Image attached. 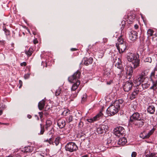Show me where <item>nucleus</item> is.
I'll list each match as a JSON object with an SVG mask.
<instances>
[{
  "instance_id": "1",
  "label": "nucleus",
  "mask_w": 157,
  "mask_h": 157,
  "mask_svg": "<svg viewBox=\"0 0 157 157\" xmlns=\"http://www.w3.org/2000/svg\"><path fill=\"white\" fill-rule=\"evenodd\" d=\"M123 100L119 99L115 101L106 110L107 113L109 116H113L117 113L120 109L121 107L123 105Z\"/></svg>"
},
{
  "instance_id": "2",
  "label": "nucleus",
  "mask_w": 157,
  "mask_h": 157,
  "mask_svg": "<svg viewBox=\"0 0 157 157\" xmlns=\"http://www.w3.org/2000/svg\"><path fill=\"white\" fill-rule=\"evenodd\" d=\"M80 73L78 71L68 78V81L74 83L71 88V92L75 91L80 84V81L78 80L80 77Z\"/></svg>"
},
{
  "instance_id": "3",
  "label": "nucleus",
  "mask_w": 157,
  "mask_h": 157,
  "mask_svg": "<svg viewBox=\"0 0 157 157\" xmlns=\"http://www.w3.org/2000/svg\"><path fill=\"white\" fill-rule=\"evenodd\" d=\"M127 59L129 62H131L134 69L140 65L139 55L137 53L129 52L127 54Z\"/></svg>"
},
{
  "instance_id": "4",
  "label": "nucleus",
  "mask_w": 157,
  "mask_h": 157,
  "mask_svg": "<svg viewBox=\"0 0 157 157\" xmlns=\"http://www.w3.org/2000/svg\"><path fill=\"white\" fill-rule=\"evenodd\" d=\"M147 75V73L146 71H144L140 73L136 78L134 80V83L137 85L140 84L143 82Z\"/></svg>"
},
{
  "instance_id": "5",
  "label": "nucleus",
  "mask_w": 157,
  "mask_h": 157,
  "mask_svg": "<svg viewBox=\"0 0 157 157\" xmlns=\"http://www.w3.org/2000/svg\"><path fill=\"white\" fill-rule=\"evenodd\" d=\"M118 44H116V46L120 53H123L126 48V43L124 42L122 39L118 40Z\"/></svg>"
},
{
  "instance_id": "6",
  "label": "nucleus",
  "mask_w": 157,
  "mask_h": 157,
  "mask_svg": "<svg viewBox=\"0 0 157 157\" xmlns=\"http://www.w3.org/2000/svg\"><path fill=\"white\" fill-rule=\"evenodd\" d=\"M78 147L75 143L73 142H69L66 145L65 148L67 151L70 152H73L78 149Z\"/></svg>"
},
{
  "instance_id": "7",
  "label": "nucleus",
  "mask_w": 157,
  "mask_h": 157,
  "mask_svg": "<svg viewBox=\"0 0 157 157\" xmlns=\"http://www.w3.org/2000/svg\"><path fill=\"white\" fill-rule=\"evenodd\" d=\"M113 132L114 134L115 135L120 137L121 136H123L124 134V130L123 127L119 126L115 128Z\"/></svg>"
},
{
  "instance_id": "8",
  "label": "nucleus",
  "mask_w": 157,
  "mask_h": 157,
  "mask_svg": "<svg viewBox=\"0 0 157 157\" xmlns=\"http://www.w3.org/2000/svg\"><path fill=\"white\" fill-rule=\"evenodd\" d=\"M142 117V114H140L138 112H136L133 113L130 117L129 121L133 123L134 122L138 120Z\"/></svg>"
},
{
  "instance_id": "9",
  "label": "nucleus",
  "mask_w": 157,
  "mask_h": 157,
  "mask_svg": "<svg viewBox=\"0 0 157 157\" xmlns=\"http://www.w3.org/2000/svg\"><path fill=\"white\" fill-rule=\"evenodd\" d=\"M145 121V119L142 117L141 118H140L138 120L134 122L133 124L137 126L138 127L140 128L142 127L144 125Z\"/></svg>"
},
{
  "instance_id": "10",
  "label": "nucleus",
  "mask_w": 157,
  "mask_h": 157,
  "mask_svg": "<svg viewBox=\"0 0 157 157\" xmlns=\"http://www.w3.org/2000/svg\"><path fill=\"white\" fill-rule=\"evenodd\" d=\"M133 85V83L132 82H126L123 86V89L124 91L126 92H128L130 91L132 89Z\"/></svg>"
},
{
  "instance_id": "11",
  "label": "nucleus",
  "mask_w": 157,
  "mask_h": 157,
  "mask_svg": "<svg viewBox=\"0 0 157 157\" xmlns=\"http://www.w3.org/2000/svg\"><path fill=\"white\" fill-rule=\"evenodd\" d=\"M107 127V126L105 125H101L97 128V132L99 134H103L106 132Z\"/></svg>"
},
{
  "instance_id": "12",
  "label": "nucleus",
  "mask_w": 157,
  "mask_h": 157,
  "mask_svg": "<svg viewBox=\"0 0 157 157\" xmlns=\"http://www.w3.org/2000/svg\"><path fill=\"white\" fill-rule=\"evenodd\" d=\"M137 37V33L136 32L134 31H132L129 34V38L132 41H135Z\"/></svg>"
},
{
  "instance_id": "13",
  "label": "nucleus",
  "mask_w": 157,
  "mask_h": 157,
  "mask_svg": "<svg viewBox=\"0 0 157 157\" xmlns=\"http://www.w3.org/2000/svg\"><path fill=\"white\" fill-rule=\"evenodd\" d=\"M103 114L101 111H100L98 114L94 117L87 120V121L89 122H92L94 121L98 120L100 118L102 117Z\"/></svg>"
},
{
  "instance_id": "14",
  "label": "nucleus",
  "mask_w": 157,
  "mask_h": 157,
  "mask_svg": "<svg viewBox=\"0 0 157 157\" xmlns=\"http://www.w3.org/2000/svg\"><path fill=\"white\" fill-rule=\"evenodd\" d=\"M154 132V130L153 129L151 130L147 134L145 133V132H144L140 134V137L143 139L148 138Z\"/></svg>"
},
{
  "instance_id": "15",
  "label": "nucleus",
  "mask_w": 157,
  "mask_h": 157,
  "mask_svg": "<svg viewBox=\"0 0 157 157\" xmlns=\"http://www.w3.org/2000/svg\"><path fill=\"white\" fill-rule=\"evenodd\" d=\"M92 62L93 59L91 57L89 59H87L86 58H84L82 61V63L86 66H88L89 64L92 63Z\"/></svg>"
},
{
  "instance_id": "16",
  "label": "nucleus",
  "mask_w": 157,
  "mask_h": 157,
  "mask_svg": "<svg viewBox=\"0 0 157 157\" xmlns=\"http://www.w3.org/2000/svg\"><path fill=\"white\" fill-rule=\"evenodd\" d=\"M136 88H135L139 92L142 91L143 90L147 88L148 87L147 85L146 86H144L145 84H141L137 85L136 84Z\"/></svg>"
},
{
  "instance_id": "17",
  "label": "nucleus",
  "mask_w": 157,
  "mask_h": 157,
  "mask_svg": "<svg viewBox=\"0 0 157 157\" xmlns=\"http://www.w3.org/2000/svg\"><path fill=\"white\" fill-rule=\"evenodd\" d=\"M150 78L152 81H157V70H155L151 73Z\"/></svg>"
},
{
  "instance_id": "18",
  "label": "nucleus",
  "mask_w": 157,
  "mask_h": 157,
  "mask_svg": "<svg viewBox=\"0 0 157 157\" xmlns=\"http://www.w3.org/2000/svg\"><path fill=\"white\" fill-rule=\"evenodd\" d=\"M66 124V122L65 120L62 119H60L58 120L57 122V125L60 128H63Z\"/></svg>"
},
{
  "instance_id": "19",
  "label": "nucleus",
  "mask_w": 157,
  "mask_h": 157,
  "mask_svg": "<svg viewBox=\"0 0 157 157\" xmlns=\"http://www.w3.org/2000/svg\"><path fill=\"white\" fill-rule=\"evenodd\" d=\"M127 142V140L126 138L125 137H123L119 139L117 144L119 145H123L125 144Z\"/></svg>"
},
{
  "instance_id": "20",
  "label": "nucleus",
  "mask_w": 157,
  "mask_h": 157,
  "mask_svg": "<svg viewBox=\"0 0 157 157\" xmlns=\"http://www.w3.org/2000/svg\"><path fill=\"white\" fill-rule=\"evenodd\" d=\"M115 66L118 69H122V66L121 64V60L118 58V59L116 60L115 61Z\"/></svg>"
},
{
  "instance_id": "21",
  "label": "nucleus",
  "mask_w": 157,
  "mask_h": 157,
  "mask_svg": "<svg viewBox=\"0 0 157 157\" xmlns=\"http://www.w3.org/2000/svg\"><path fill=\"white\" fill-rule=\"evenodd\" d=\"M133 69H134L132 65L131 66L128 68L126 73L127 75H129L130 76H131L133 72Z\"/></svg>"
},
{
  "instance_id": "22",
  "label": "nucleus",
  "mask_w": 157,
  "mask_h": 157,
  "mask_svg": "<svg viewBox=\"0 0 157 157\" xmlns=\"http://www.w3.org/2000/svg\"><path fill=\"white\" fill-rule=\"evenodd\" d=\"M139 93V92L136 89H134L132 93L130 96V99L132 100L135 98Z\"/></svg>"
},
{
  "instance_id": "23",
  "label": "nucleus",
  "mask_w": 157,
  "mask_h": 157,
  "mask_svg": "<svg viewBox=\"0 0 157 157\" xmlns=\"http://www.w3.org/2000/svg\"><path fill=\"white\" fill-rule=\"evenodd\" d=\"M45 154L41 151H36L34 155V157H44Z\"/></svg>"
},
{
  "instance_id": "24",
  "label": "nucleus",
  "mask_w": 157,
  "mask_h": 157,
  "mask_svg": "<svg viewBox=\"0 0 157 157\" xmlns=\"http://www.w3.org/2000/svg\"><path fill=\"white\" fill-rule=\"evenodd\" d=\"M32 147L30 146L25 147L21 150L22 151L24 152H31L32 150Z\"/></svg>"
},
{
  "instance_id": "25",
  "label": "nucleus",
  "mask_w": 157,
  "mask_h": 157,
  "mask_svg": "<svg viewBox=\"0 0 157 157\" xmlns=\"http://www.w3.org/2000/svg\"><path fill=\"white\" fill-rule=\"evenodd\" d=\"M155 110V107L153 105L149 106L147 108V111L151 114H153Z\"/></svg>"
},
{
  "instance_id": "26",
  "label": "nucleus",
  "mask_w": 157,
  "mask_h": 157,
  "mask_svg": "<svg viewBox=\"0 0 157 157\" xmlns=\"http://www.w3.org/2000/svg\"><path fill=\"white\" fill-rule=\"evenodd\" d=\"M45 105V101L44 100H42L38 103V107L40 110H42L44 108Z\"/></svg>"
},
{
  "instance_id": "27",
  "label": "nucleus",
  "mask_w": 157,
  "mask_h": 157,
  "mask_svg": "<svg viewBox=\"0 0 157 157\" xmlns=\"http://www.w3.org/2000/svg\"><path fill=\"white\" fill-rule=\"evenodd\" d=\"M153 85L150 88L151 89H153L154 90L157 88V81L155 80L154 81H152Z\"/></svg>"
},
{
  "instance_id": "28",
  "label": "nucleus",
  "mask_w": 157,
  "mask_h": 157,
  "mask_svg": "<svg viewBox=\"0 0 157 157\" xmlns=\"http://www.w3.org/2000/svg\"><path fill=\"white\" fill-rule=\"evenodd\" d=\"M61 140V138L59 137H57L55 138V140L54 142V144L56 146H57L59 143L60 141Z\"/></svg>"
},
{
  "instance_id": "29",
  "label": "nucleus",
  "mask_w": 157,
  "mask_h": 157,
  "mask_svg": "<svg viewBox=\"0 0 157 157\" xmlns=\"http://www.w3.org/2000/svg\"><path fill=\"white\" fill-rule=\"evenodd\" d=\"M79 90H78L77 92L74 91L72 92H71V97L72 98H75L77 96Z\"/></svg>"
},
{
  "instance_id": "30",
  "label": "nucleus",
  "mask_w": 157,
  "mask_h": 157,
  "mask_svg": "<svg viewBox=\"0 0 157 157\" xmlns=\"http://www.w3.org/2000/svg\"><path fill=\"white\" fill-rule=\"evenodd\" d=\"M73 120V116L71 115H70L69 116L67 117L66 120L67 122L69 123L72 121Z\"/></svg>"
},
{
  "instance_id": "31",
  "label": "nucleus",
  "mask_w": 157,
  "mask_h": 157,
  "mask_svg": "<svg viewBox=\"0 0 157 157\" xmlns=\"http://www.w3.org/2000/svg\"><path fill=\"white\" fill-rule=\"evenodd\" d=\"M46 127L45 128L46 129H48V127H50L52 124V121L49 120H47L46 121Z\"/></svg>"
},
{
  "instance_id": "32",
  "label": "nucleus",
  "mask_w": 157,
  "mask_h": 157,
  "mask_svg": "<svg viewBox=\"0 0 157 157\" xmlns=\"http://www.w3.org/2000/svg\"><path fill=\"white\" fill-rule=\"evenodd\" d=\"M154 33V31L151 29H149L147 32L148 36H151L153 35Z\"/></svg>"
},
{
  "instance_id": "33",
  "label": "nucleus",
  "mask_w": 157,
  "mask_h": 157,
  "mask_svg": "<svg viewBox=\"0 0 157 157\" xmlns=\"http://www.w3.org/2000/svg\"><path fill=\"white\" fill-rule=\"evenodd\" d=\"M135 16L134 15H128L127 17V18L128 20H129L130 21H132V20L135 18Z\"/></svg>"
},
{
  "instance_id": "34",
  "label": "nucleus",
  "mask_w": 157,
  "mask_h": 157,
  "mask_svg": "<svg viewBox=\"0 0 157 157\" xmlns=\"http://www.w3.org/2000/svg\"><path fill=\"white\" fill-rule=\"evenodd\" d=\"M122 71V69L117 68L116 70V73L118 75H120Z\"/></svg>"
},
{
  "instance_id": "35",
  "label": "nucleus",
  "mask_w": 157,
  "mask_h": 157,
  "mask_svg": "<svg viewBox=\"0 0 157 157\" xmlns=\"http://www.w3.org/2000/svg\"><path fill=\"white\" fill-rule=\"evenodd\" d=\"M61 89L59 88L57 90H56L55 95L56 96L59 95L61 93Z\"/></svg>"
},
{
  "instance_id": "36",
  "label": "nucleus",
  "mask_w": 157,
  "mask_h": 157,
  "mask_svg": "<svg viewBox=\"0 0 157 157\" xmlns=\"http://www.w3.org/2000/svg\"><path fill=\"white\" fill-rule=\"evenodd\" d=\"M33 52L32 49L31 50L30 49L28 51H25V53L28 56H30L32 54Z\"/></svg>"
},
{
  "instance_id": "37",
  "label": "nucleus",
  "mask_w": 157,
  "mask_h": 157,
  "mask_svg": "<svg viewBox=\"0 0 157 157\" xmlns=\"http://www.w3.org/2000/svg\"><path fill=\"white\" fill-rule=\"evenodd\" d=\"M52 138H51L49 139L46 140L45 141L48 142L50 144H52L53 145H54V142L52 141Z\"/></svg>"
},
{
  "instance_id": "38",
  "label": "nucleus",
  "mask_w": 157,
  "mask_h": 157,
  "mask_svg": "<svg viewBox=\"0 0 157 157\" xmlns=\"http://www.w3.org/2000/svg\"><path fill=\"white\" fill-rule=\"evenodd\" d=\"M5 108V105H2L1 107H0V116L3 113V109Z\"/></svg>"
},
{
  "instance_id": "39",
  "label": "nucleus",
  "mask_w": 157,
  "mask_h": 157,
  "mask_svg": "<svg viewBox=\"0 0 157 157\" xmlns=\"http://www.w3.org/2000/svg\"><path fill=\"white\" fill-rule=\"evenodd\" d=\"M87 98V95L86 94L83 95V97L82 98V102H83L86 101Z\"/></svg>"
},
{
  "instance_id": "40",
  "label": "nucleus",
  "mask_w": 157,
  "mask_h": 157,
  "mask_svg": "<svg viewBox=\"0 0 157 157\" xmlns=\"http://www.w3.org/2000/svg\"><path fill=\"white\" fill-rule=\"evenodd\" d=\"M40 128H41V130L40 131V134H43L44 133V129L43 128H42V125L41 124H40Z\"/></svg>"
},
{
  "instance_id": "41",
  "label": "nucleus",
  "mask_w": 157,
  "mask_h": 157,
  "mask_svg": "<svg viewBox=\"0 0 157 157\" xmlns=\"http://www.w3.org/2000/svg\"><path fill=\"white\" fill-rule=\"evenodd\" d=\"M83 122H82L81 121H80L78 124V127L81 128L83 127Z\"/></svg>"
},
{
  "instance_id": "42",
  "label": "nucleus",
  "mask_w": 157,
  "mask_h": 157,
  "mask_svg": "<svg viewBox=\"0 0 157 157\" xmlns=\"http://www.w3.org/2000/svg\"><path fill=\"white\" fill-rule=\"evenodd\" d=\"M146 62H151V58H147L145 60Z\"/></svg>"
},
{
  "instance_id": "43",
  "label": "nucleus",
  "mask_w": 157,
  "mask_h": 157,
  "mask_svg": "<svg viewBox=\"0 0 157 157\" xmlns=\"http://www.w3.org/2000/svg\"><path fill=\"white\" fill-rule=\"evenodd\" d=\"M30 74H26L24 76V78L25 79H28V78L30 76Z\"/></svg>"
},
{
  "instance_id": "44",
  "label": "nucleus",
  "mask_w": 157,
  "mask_h": 157,
  "mask_svg": "<svg viewBox=\"0 0 157 157\" xmlns=\"http://www.w3.org/2000/svg\"><path fill=\"white\" fill-rule=\"evenodd\" d=\"M5 32L6 33V35H9V31L8 30L6 29V28L4 30Z\"/></svg>"
},
{
  "instance_id": "45",
  "label": "nucleus",
  "mask_w": 157,
  "mask_h": 157,
  "mask_svg": "<svg viewBox=\"0 0 157 157\" xmlns=\"http://www.w3.org/2000/svg\"><path fill=\"white\" fill-rule=\"evenodd\" d=\"M136 155V153L135 152H133L132 154V157H135Z\"/></svg>"
},
{
  "instance_id": "46",
  "label": "nucleus",
  "mask_w": 157,
  "mask_h": 157,
  "mask_svg": "<svg viewBox=\"0 0 157 157\" xmlns=\"http://www.w3.org/2000/svg\"><path fill=\"white\" fill-rule=\"evenodd\" d=\"M69 112V111L68 110L64 111L63 113V114L65 116L67 115V114Z\"/></svg>"
},
{
  "instance_id": "47",
  "label": "nucleus",
  "mask_w": 157,
  "mask_h": 157,
  "mask_svg": "<svg viewBox=\"0 0 157 157\" xmlns=\"http://www.w3.org/2000/svg\"><path fill=\"white\" fill-rule=\"evenodd\" d=\"M19 84H20V86L19 87V88H20L22 86V81L21 80H19Z\"/></svg>"
},
{
  "instance_id": "48",
  "label": "nucleus",
  "mask_w": 157,
  "mask_h": 157,
  "mask_svg": "<svg viewBox=\"0 0 157 157\" xmlns=\"http://www.w3.org/2000/svg\"><path fill=\"white\" fill-rule=\"evenodd\" d=\"M39 114L40 118H42L43 117V113L42 112H39Z\"/></svg>"
},
{
  "instance_id": "49",
  "label": "nucleus",
  "mask_w": 157,
  "mask_h": 157,
  "mask_svg": "<svg viewBox=\"0 0 157 157\" xmlns=\"http://www.w3.org/2000/svg\"><path fill=\"white\" fill-rule=\"evenodd\" d=\"M149 157H157V155H156L154 154L151 153L149 155Z\"/></svg>"
},
{
  "instance_id": "50",
  "label": "nucleus",
  "mask_w": 157,
  "mask_h": 157,
  "mask_svg": "<svg viewBox=\"0 0 157 157\" xmlns=\"http://www.w3.org/2000/svg\"><path fill=\"white\" fill-rule=\"evenodd\" d=\"M26 65V62H23L21 63V66H25Z\"/></svg>"
},
{
  "instance_id": "51",
  "label": "nucleus",
  "mask_w": 157,
  "mask_h": 157,
  "mask_svg": "<svg viewBox=\"0 0 157 157\" xmlns=\"http://www.w3.org/2000/svg\"><path fill=\"white\" fill-rule=\"evenodd\" d=\"M134 27L135 29H137L138 28L139 26L137 25L136 24L134 25Z\"/></svg>"
},
{
  "instance_id": "52",
  "label": "nucleus",
  "mask_w": 157,
  "mask_h": 157,
  "mask_svg": "<svg viewBox=\"0 0 157 157\" xmlns=\"http://www.w3.org/2000/svg\"><path fill=\"white\" fill-rule=\"evenodd\" d=\"M112 141V140H111L110 139H108L107 143L108 144H109Z\"/></svg>"
},
{
  "instance_id": "53",
  "label": "nucleus",
  "mask_w": 157,
  "mask_h": 157,
  "mask_svg": "<svg viewBox=\"0 0 157 157\" xmlns=\"http://www.w3.org/2000/svg\"><path fill=\"white\" fill-rule=\"evenodd\" d=\"M71 51H75L77 50V49L75 48H71Z\"/></svg>"
},
{
  "instance_id": "54",
  "label": "nucleus",
  "mask_w": 157,
  "mask_h": 157,
  "mask_svg": "<svg viewBox=\"0 0 157 157\" xmlns=\"http://www.w3.org/2000/svg\"><path fill=\"white\" fill-rule=\"evenodd\" d=\"M15 157H21V155L20 154H17Z\"/></svg>"
},
{
  "instance_id": "55",
  "label": "nucleus",
  "mask_w": 157,
  "mask_h": 157,
  "mask_svg": "<svg viewBox=\"0 0 157 157\" xmlns=\"http://www.w3.org/2000/svg\"><path fill=\"white\" fill-rule=\"evenodd\" d=\"M38 41L36 40H34L33 41V43L34 44H36L37 43H38Z\"/></svg>"
},
{
  "instance_id": "56",
  "label": "nucleus",
  "mask_w": 157,
  "mask_h": 157,
  "mask_svg": "<svg viewBox=\"0 0 157 157\" xmlns=\"http://www.w3.org/2000/svg\"><path fill=\"white\" fill-rule=\"evenodd\" d=\"M81 157H89L88 155H85Z\"/></svg>"
},
{
  "instance_id": "57",
  "label": "nucleus",
  "mask_w": 157,
  "mask_h": 157,
  "mask_svg": "<svg viewBox=\"0 0 157 157\" xmlns=\"http://www.w3.org/2000/svg\"><path fill=\"white\" fill-rule=\"evenodd\" d=\"M28 117V118H29V119H30V118H31V117H32V116H31V115H28V117Z\"/></svg>"
},
{
  "instance_id": "58",
  "label": "nucleus",
  "mask_w": 157,
  "mask_h": 157,
  "mask_svg": "<svg viewBox=\"0 0 157 157\" xmlns=\"http://www.w3.org/2000/svg\"><path fill=\"white\" fill-rule=\"evenodd\" d=\"M145 84V86H147V85L148 87V84H147L146 83V84Z\"/></svg>"
},
{
  "instance_id": "59",
  "label": "nucleus",
  "mask_w": 157,
  "mask_h": 157,
  "mask_svg": "<svg viewBox=\"0 0 157 157\" xmlns=\"http://www.w3.org/2000/svg\"><path fill=\"white\" fill-rule=\"evenodd\" d=\"M107 84H110V83H108V82H107Z\"/></svg>"
}]
</instances>
